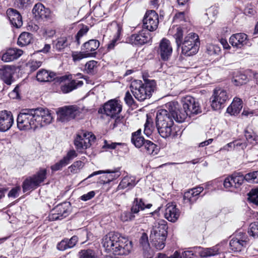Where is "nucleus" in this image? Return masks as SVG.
I'll return each mask as SVG.
<instances>
[{"mask_svg":"<svg viewBox=\"0 0 258 258\" xmlns=\"http://www.w3.org/2000/svg\"><path fill=\"white\" fill-rule=\"evenodd\" d=\"M218 14V10L216 7H211L207 10L205 14L208 17L209 20V23L210 24L213 23L215 21Z\"/></svg>","mask_w":258,"mask_h":258,"instance_id":"43","label":"nucleus"},{"mask_svg":"<svg viewBox=\"0 0 258 258\" xmlns=\"http://www.w3.org/2000/svg\"><path fill=\"white\" fill-rule=\"evenodd\" d=\"M172 52V48L171 46L170 41L166 39H163L160 43L158 53L161 58L166 61L168 60Z\"/></svg>","mask_w":258,"mask_h":258,"instance_id":"18","label":"nucleus"},{"mask_svg":"<svg viewBox=\"0 0 258 258\" xmlns=\"http://www.w3.org/2000/svg\"><path fill=\"white\" fill-rule=\"evenodd\" d=\"M247 237L245 235H237L236 237H233L230 241L229 246L230 249L234 252H240L247 244Z\"/></svg>","mask_w":258,"mask_h":258,"instance_id":"19","label":"nucleus"},{"mask_svg":"<svg viewBox=\"0 0 258 258\" xmlns=\"http://www.w3.org/2000/svg\"><path fill=\"white\" fill-rule=\"evenodd\" d=\"M136 214L133 213L131 210V211H125L121 214V218L124 221H133L135 219V214Z\"/></svg>","mask_w":258,"mask_h":258,"instance_id":"58","label":"nucleus"},{"mask_svg":"<svg viewBox=\"0 0 258 258\" xmlns=\"http://www.w3.org/2000/svg\"><path fill=\"white\" fill-rule=\"evenodd\" d=\"M248 233L253 237H258V222L252 223L249 225Z\"/></svg>","mask_w":258,"mask_h":258,"instance_id":"54","label":"nucleus"},{"mask_svg":"<svg viewBox=\"0 0 258 258\" xmlns=\"http://www.w3.org/2000/svg\"><path fill=\"white\" fill-rule=\"evenodd\" d=\"M183 35V31L182 29L180 27H177L176 29V32L173 35V36L175 39V41L178 47L180 46L183 41H182Z\"/></svg>","mask_w":258,"mask_h":258,"instance_id":"50","label":"nucleus"},{"mask_svg":"<svg viewBox=\"0 0 258 258\" xmlns=\"http://www.w3.org/2000/svg\"><path fill=\"white\" fill-rule=\"evenodd\" d=\"M97 61L92 60L88 61L85 65V69L88 73H92L94 69L97 67Z\"/></svg>","mask_w":258,"mask_h":258,"instance_id":"60","label":"nucleus"},{"mask_svg":"<svg viewBox=\"0 0 258 258\" xmlns=\"http://www.w3.org/2000/svg\"><path fill=\"white\" fill-rule=\"evenodd\" d=\"M88 57L89 56L86 53H84L83 51L73 52L72 54V57L75 61H79L84 58Z\"/></svg>","mask_w":258,"mask_h":258,"instance_id":"61","label":"nucleus"},{"mask_svg":"<svg viewBox=\"0 0 258 258\" xmlns=\"http://www.w3.org/2000/svg\"><path fill=\"white\" fill-rule=\"evenodd\" d=\"M154 128L153 119L147 114L146 121L144 124V134L148 137H149L152 135Z\"/></svg>","mask_w":258,"mask_h":258,"instance_id":"39","label":"nucleus"},{"mask_svg":"<svg viewBox=\"0 0 258 258\" xmlns=\"http://www.w3.org/2000/svg\"><path fill=\"white\" fill-rule=\"evenodd\" d=\"M89 30V28L87 26H83V27L78 32L75 36V42L77 45H79L81 43L80 39L87 34Z\"/></svg>","mask_w":258,"mask_h":258,"instance_id":"53","label":"nucleus"},{"mask_svg":"<svg viewBox=\"0 0 258 258\" xmlns=\"http://www.w3.org/2000/svg\"><path fill=\"white\" fill-rule=\"evenodd\" d=\"M143 28L150 32L156 30L159 24L158 14L154 10L147 11L143 19Z\"/></svg>","mask_w":258,"mask_h":258,"instance_id":"12","label":"nucleus"},{"mask_svg":"<svg viewBox=\"0 0 258 258\" xmlns=\"http://www.w3.org/2000/svg\"><path fill=\"white\" fill-rule=\"evenodd\" d=\"M13 74V71L10 66H5L0 69V79L8 85L12 84Z\"/></svg>","mask_w":258,"mask_h":258,"instance_id":"25","label":"nucleus"},{"mask_svg":"<svg viewBox=\"0 0 258 258\" xmlns=\"http://www.w3.org/2000/svg\"><path fill=\"white\" fill-rule=\"evenodd\" d=\"M167 223L164 220H161L158 223H155L151 230L150 233L160 236L167 237L168 226Z\"/></svg>","mask_w":258,"mask_h":258,"instance_id":"23","label":"nucleus"},{"mask_svg":"<svg viewBox=\"0 0 258 258\" xmlns=\"http://www.w3.org/2000/svg\"><path fill=\"white\" fill-rule=\"evenodd\" d=\"M142 147L143 151L148 154L155 155L157 154L158 149L156 145L149 140H146Z\"/></svg>","mask_w":258,"mask_h":258,"instance_id":"36","label":"nucleus"},{"mask_svg":"<svg viewBox=\"0 0 258 258\" xmlns=\"http://www.w3.org/2000/svg\"><path fill=\"white\" fill-rule=\"evenodd\" d=\"M83 85V82L82 81H76L73 80L70 82L66 83L61 86V91L63 93H68L73 90L81 87Z\"/></svg>","mask_w":258,"mask_h":258,"instance_id":"33","label":"nucleus"},{"mask_svg":"<svg viewBox=\"0 0 258 258\" xmlns=\"http://www.w3.org/2000/svg\"><path fill=\"white\" fill-rule=\"evenodd\" d=\"M42 65V61L37 60H30L27 64L26 67L30 72H33L38 69Z\"/></svg>","mask_w":258,"mask_h":258,"instance_id":"52","label":"nucleus"},{"mask_svg":"<svg viewBox=\"0 0 258 258\" xmlns=\"http://www.w3.org/2000/svg\"><path fill=\"white\" fill-rule=\"evenodd\" d=\"M32 40V34L28 32H23L19 36L17 44L20 46L29 44Z\"/></svg>","mask_w":258,"mask_h":258,"instance_id":"38","label":"nucleus"},{"mask_svg":"<svg viewBox=\"0 0 258 258\" xmlns=\"http://www.w3.org/2000/svg\"><path fill=\"white\" fill-rule=\"evenodd\" d=\"M140 246L144 248H149L150 243L149 242L148 237L146 233H143L139 240Z\"/></svg>","mask_w":258,"mask_h":258,"instance_id":"56","label":"nucleus"},{"mask_svg":"<svg viewBox=\"0 0 258 258\" xmlns=\"http://www.w3.org/2000/svg\"><path fill=\"white\" fill-rule=\"evenodd\" d=\"M137 184L135 181V177L134 176H126L124 177L117 186L118 189H123L128 187L131 189Z\"/></svg>","mask_w":258,"mask_h":258,"instance_id":"32","label":"nucleus"},{"mask_svg":"<svg viewBox=\"0 0 258 258\" xmlns=\"http://www.w3.org/2000/svg\"><path fill=\"white\" fill-rule=\"evenodd\" d=\"M131 141L137 148H140L143 146L146 140L141 136V129L132 133Z\"/></svg>","mask_w":258,"mask_h":258,"instance_id":"34","label":"nucleus"},{"mask_svg":"<svg viewBox=\"0 0 258 258\" xmlns=\"http://www.w3.org/2000/svg\"><path fill=\"white\" fill-rule=\"evenodd\" d=\"M52 117L48 109L43 108L22 110L17 118V127L20 130H35L49 124Z\"/></svg>","mask_w":258,"mask_h":258,"instance_id":"1","label":"nucleus"},{"mask_svg":"<svg viewBox=\"0 0 258 258\" xmlns=\"http://www.w3.org/2000/svg\"><path fill=\"white\" fill-rule=\"evenodd\" d=\"M196 251L198 253L199 256L202 257L213 256L218 254L219 252L218 245L205 248L201 247H196Z\"/></svg>","mask_w":258,"mask_h":258,"instance_id":"26","label":"nucleus"},{"mask_svg":"<svg viewBox=\"0 0 258 258\" xmlns=\"http://www.w3.org/2000/svg\"><path fill=\"white\" fill-rule=\"evenodd\" d=\"M78 241V237L76 235L72 236L70 239L65 238L62 240L57 245V248L61 251L74 247Z\"/></svg>","mask_w":258,"mask_h":258,"instance_id":"27","label":"nucleus"},{"mask_svg":"<svg viewBox=\"0 0 258 258\" xmlns=\"http://www.w3.org/2000/svg\"><path fill=\"white\" fill-rule=\"evenodd\" d=\"M180 215L179 210L176 208V205L173 203H168L166 206L164 212V217L171 222H176Z\"/></svg>","mask_w":258,"mask_h":258,"instance_id":"20","label":"nucleus"},{"mask_svg":"<svg viewBox=\"0 0 258 258\" xmlns=\"http://www.w3.org/2000/svg\"><path fill=\"white\" fill-rule=\"evenodd\" d=\"M165 109L159 110L156 113V124H173V120L176 121L178 102L176 101L169 102L165 104Z\"/></svg>","mask_w":258,"mask_h":258,"instance_id":"5","label":"nucleus"},{"mask_svg":"<svg viewBox=\"0 0 258 258\" xmlns=\"http://www.w3.org/2000/svg\"><path fill=\"white\" fill-rule=\"evenodd\" d=\"M55 74L53 72H49L48 71L41 69L37 73V80L41 82H51L54 80Z\"/></svg>","mask_w":258,"mask_h":258,"instance_id":"30","label":"nucleus"},{"mask_svg":"<svg viewBox=\"0 0 258 258\" xmlns=\"http://www.w3.org/2000/svg\"><path fill=\"white\" fill-rule=\"evenodd\" d=\"M7 15L11 25L14 27L19 28L22 26V18L18 11L9 8L7 11Z\"/></svg>","mask_w":258,"mask_h":258,"instance_id":"21","label":"nucleus"},{"mask_svg":"<svg viewBox=\"0 0 258 258\" xmlns=\"http://www.w3.org/2000/svg\"><path fill=\"white\" fill-rule=\"evenodd\" d=\"M247 77L245 75H240L232 80V82L235 86H241L246 83Z\"/></svg>","mask_w":258,"mask_h":258,"instance_id":"57","label":"nucleus"},{"mask_svg":"<svg viewBox=\"0 0 258 258\" xmlns=\"http://www.w3.org/2000/svg\"><path fill=\"white\" fill-rule=\"evenodd\" d=\"M57 119L61 122H67L75 119L81 113L80 108L77 105L65 106L58 108Z\"/></svg>","mask_w":258,"mask_h":258,"instance_id":"8","label":"nucleus"},{"mask_svg":"<svg viewBox=\"0 0 258 258\" xmlns=\"http://www.w3.org/2000/svg\"><path fill=\"white\" fill-rule=\"evenodd\" d=\"M69 45L67 38L62 37L58 38L54 44V47L58 51H60L63 50Z\"/></svg>","mask_w":258,"mask_h":258,"instance_id":"44","label":"nucleus"},{"mask_svg":"<svg viewBox=\"0 0 258 258\" xmlns=\"http://www.w3.org/2000/svg\"><path fill=\"white\" fill-rule=\"evenodd\" d=\"M102 173H108L107 175V179H111V181L116 179L120 176V173L117 171H110L109 170L103 171V170H99L97 171L93 172L92 173L90 174L84 180H87L89 178H90L94 176L99 175Z\"/></svg>","mask_w":258,"mask_h":258,"instance_id":"37","label":"nucleus"},{"mask_svg":"<svg viewBox=\"0 0 258 258\" xmlns=\"http://www.w3.org/2000/svg\"><path fill=\"white\" fill-rule=\"evenodd\" d=\"M150 33L146 30L143 29L138 33L132 35L128 39L129 42L136 45H142L149 42L151 40Z\"/></svg>","mask_w":258,"mask_h":258,"instance_id":"14","label":"nucleus"},{"mask_svg":"<svg viewBox=\"0 0 258 258\" xmlns=\"http://www.w3.org/2000/svg\"><path fill=\"white\" fill-rule=\"evenodd\" d=\"M144 81L143 83L141 80H134L130 87L135 98L139 101L150 98L157 88L154 80L144 78Z\"/></svg>","mask_w":258,"mask_h":258,"instance_id":"3","label":"nucleus"},{"mask_svg":"<svg viewBox=\"0 0 258 258\" xmlns=\"http://www.w3.org/2000/svg\"><path fill=\"white\" fill-rule=\"evenodd\" d=\"M232 175L226 178L224 181V186L226 188L234 187V182Z\"/></svg>","mask_w":258,"mask_h":258,"instance_id":"64","label":"nucleus"},{"mask_svg":"<svg viewBox=\"0 0 258 258\" xmlns=\"http://www.w3.org/2000/svg\"><path fill=\"white\" fill-rule=\"evenodd\" d=\"M228 100L227 92L221 88H216L210 98L211 106L214 110H220L223 108L224 104Z\"/></svg>","mask_w":258,"mask_h":258,"instance_id":"10","label":"nucleus"},{"mask_svg":"<svg viewBox=\"0 0 258 258\" xmlns=\"http://www.w3.org/2000/svg\"><path fill=\"white\" fill-rule=\"evenodd\" d=\"M248 201L255 206H258V189L254 188L248 193Z\"/></svg>","mask_w":258,"mask_h":258,"instance_id":"45","label":"nucleus"},{"mask_svg":"<svg viewBox=\"0 0 258 258\" xmlns=\"http://www.w3.org/2000/svg\"><path fill=\"white\" fill-rule=\"evenodd\" d=\"M244 136L248 143L253 145L258 143V136L252 130L249 131L245 129L244 130Z\"/></svg>","mask_w":258,"mask_h":258,"instance_id":"42","label":"nucleus"},{"mask_svg":"<svg viewBox=\"0 0 258 258\" xmlns=\"http://www.w3.org/2000/svg\"><path fill=\"white\" fill-rule=\"evenodd\" d=\"M246 181L251 183H258V170L246 173Z\"/></svg>","mask_w":258,"mask_h":258,"instance_id":"47","label":"nucleus"},{"mask_svg":"<svg viewBox=\"0 0 258 258\" xmlns=\"http://www.w3.org/2000/svg\"><path fill=\"white\" fill-rule=\"evenodd\" d=\"M124 100L128 106H132L135 104V101L128 91L125 93Z\"/></svg>","mask_w":258,"mask_h":258,"instance_id":"62","label":"nucleus"},{"mask_svg":"<svg viewBox=\"0 0 258 258\" xmlns=\"http://www.w3.org/2000/svg\"><path fill=\"white\" fill-rule=\"evenodd\" d=\"M32 12L37 19H46L50 13L49 9L45 8L42 4L39 3L35 5Z\"/></svg>","mask_w":258,"mask_h":258,"instance_id":"24","label":"nucleus"},{"mask_svg":"<svg viewBox=\"0 0 258 258\" xmlns=\"http://www.w3.org/2000/svg\"><path fill=\"white\" fill-rule=\"evenodd\" d=\"M7 51L9 53V55L11 56L13 60L21 56L23 52L21 49L17 48H10Z\"/></svg>","mask_w":258,"mask_h":258,"instance_id":"55","label":"nucleus"},{"mask_svg":"<svg viewBox=\"0 0 258 258\" xmlns=\"http://www.w3.org/2000/svg\"><path fill=\"white\" fill-rule=\"evenodd\" d=\"M196 247H194L192 250L185 251L182 252V258H196L198 256L199 254L196 251Z\"/></svg>","mask_w":258,"mask_h":258,"instance_id":"59","label":"nucleus"},{"mask_svg":"<svg viewBox=\"0 0 258 258\" xmlns=\"http://www.w3.org/2000/svg\"><path fill=\"white\" fill-rule=\"evenodd\" d=\"M96 140V137L91 132L83 133L77 135L74 145L79 152L89 148Z\"/></svg>","mask_w":258,"mask_h":258,"instance_id":"9","label":"nucleus"},{"mask_svg":"<svg viewBox=\"0 0 258 258\" xmlns=\"http://www.w3.org/2000/svg\"><path fill=\"white\" fill-rule=\"evenodd\" d=\"M71 205L69 203L58 204L51 211L48 216L50 221L61 220L68 216L70 214Z\"/></svg>","mask_w":258,"mask_h":258,"instance_id":"11","label":"nucleus"},{"mask_svg":"<svg viewBox=\"0 0 258 258\" xmlns=\"http://www.w3.org/2000/svg\"><path fill=\"white\" fill-rule=\"evenodd\" d=\"M46 169L41 168L32 176L27 177L22 184L23 192L37 188L46 178Z\"/></svg>","mask_w":258,"mask_h":258,"instance_id":"7","label":"nucleus"},{"mask_svg":"<svg viewBox=\"0 0 258 258\" xmlns=\"http://www.w3.org/2000/svg\"><path fill=\"white\" fill-rule=\"evenodd\" d=\"M199 36L194 33H189L184 39L181 43V52L186 56H191L196 54L200 47Z\"/></svg>","mask_w":258,"mask_h":258,"instance_id":"6","label":"nucleus"},{"mask_svg":"<svg viewBox=\"0 0 258 258\" xmlns=\"http://www.w3.org/2000/svg\"><path fill=\"white\" fill-rule=\"evenodd\" d=\"M121 109L122 106L117 100H110L105 103L102 108L99 109L98 112L114 117L121 112Z\"/></svg>","mask_w":258,"mask_h":258,"instance_id":"13","label":"nucleus"},{"mask_svg":"<svg viewBox=\"0 0 258 258\" xmlns=\"http://www.w3.org/2000/svg\"><path fill=\"white\" fill-rule=\"evenodd\" d=\"M78 156V154L74 150H70L61 160L51 166L52 172L61 170L63 167L70 164L71 161Z\"/></svg>","mask_w":258,"mask_h":258,"instance_id":"16","label":"nucleus"},{"mask_svg":"<svg viewBox=\"0 0 258 258\" xmlns=\"http://www.w3.org/2000/svg\"><path fill=\"white\" fill-rule=\"evenodd\" d=\"M83 166V163L80 160L77 161L73 163L68 168L71 173L75 174L78 173Z\"/></svg>","mask_w":258,"mask_h":258,"instance_id":"51","label":"nucleus"},{"mask_svg":"<svg viewBox=\"0 0 258 258\" xmlns=\"http://www.w3.org/2000/svg\"><path fill=\"white\" fill-rule=\"evenodd\" d=\"M104 145L103 146V148H107L109 149H116L117 146H123L125 144L124 143H109L106 140H105L104 142Z\"/></svg>","mask_w":258,"mask_h":258,"instance_id":"63","label":"nucleus"},{"mask_svg":"<svg viewBox=\"0 0 258 258\" xmlns=\"http://www.w3.org/2000/svg\"><path fill=\"white\" fill-rule=\"evenodd\" d=\"M79 258H99L91 249H83L79 252Z\"/></svg>","mask_w":258,"mask_h":258,"instance_id":"49","label":"nucleus"},{"mask_svg":"<svg viewBox=\"0 0 258 258\" xmlns=\"http://www.w3.org/2000/svg\"><path fill=\"white\" fill-rule=\"evenodd\" d=\"M234 182V188H238L246 181V174L243 175L241 172H236L232 174Z\"/></svg>","mask_w":258,"mask_h":258,"instance_id":"40","label":"nucleus"},{"mask_svg":"<svg viewBox=\"0 0 258 258\" xmlns=\"http://www.w3.org/2000/svg\"><path fill=\"white\" fill-rule=\"evenodd\" d=\"M105 250L116 255H127L132 249V242L117 232H110L102 239Z\"/></svg>","mask_w":258,"mask_h":258,"instance_id":"2","label":"nucleus"},{"mask_svg":"<svg viewBox=\"0 0 258 258\" xmlns=\"http://www.w3.org/2000/svg\"><path fill=\"white\" fill-rule=\"evenodd\" d=\"M100 42L96 39H91L84 43L81 46V50L86 53L89 57L95 56L96 52L95 51L99 47Z\"/></svg>","mask_w":258,"mask_h":258,"instance_id":"22","label":"nucleus"},{"mask_svg":"<svg viewBox=\"0 0 258 258\" xmlns=\"http://www.w3.org/2000/svg\"><path fill=\"white\" fill-rule=\"evenodd\" d=\"M173 124H156L157 129L160 135L164 138H166L171 135Z\"/></svg>","mask_w":258,"mask_h":258,"instance_id":"35","label":"nucleus"},{"mask_svg":"<svg viewBox=\"0 0 258 258\" xmlns=\"http://www.w3.org/2000/svg\"><path fill=\"white\" fill-rule=\"evenodd\" d=\"M14 122L13 115L11 111H0V132H5L9 130Z\"/></svg>","mask_w":258,"mask_h":258,"instance_id":"15","label":"nucleus"},{"mask_svg":"<svg viewBox=\"0 0 258 258\" xmlns=\"http://www.w3.org/2000/svg\"><path fill=\"white\" fill-rule=\"evenodd\" d=\"M152 206L151 204L146 205L142 199L136 198L133 202L131 211L134 213L138 214L140 210L143 211L145 209H150Z\"/></svg>","mask_w":258,"mask_h":258,"instance_id":"29","label":"nucleus"},{"mask_svg":"<svg viewBox=\"0 0 258 258\" xmlns=\"http://www.w3.org/2000/svg\"><path fill=\"white\" fill-rule=\"evenodd\" d=\"M182 108H180L178 103V117L176 116V122H182L187 116L192 117L202 113V108L197 99L186 96L182 99Z\"/></svg>","mask_w":258,"mask_h":258,"instance_id":"4","label":"nucleus"},{"mask_svg":"<svg viewBox=\"0 0 258 258\" xmlns=\"http://www.w3.org/2000/svg\"><path fill=\"white\" fill-rule=\"evenodd\" d=\"M229 43L237 48H241L245 45H250L247 35L243 33L233 34L229 38Z\"/></svg>","mask_w":258,"mask_h":258,"instance_id":"17","label":"nucleus"},{"mask_svg":"<svg viewBox=\"0 0 258 258\" xmlns=\"http://www.w3.org/2000/svg\"><path fill=\"white\" fill-rule=\"evenodd\" d=\"M116 27H117V32H116L115 35L114 36V38L112 39V40L111 41L110 43H109L108 45L107 48L110 50L113 49L114 46L115 45L116 42L120 39V34L122 31V27L120 25H119L118 24H117Z\"/></svg>","mask_w":258,"mask_h":258,"instance_id":"46","label":"nucleus"},{"mask_svg":"<svg viewBox=\"0 0 258 258\" xmlns=\"http://www.w3.org/2000/svg\"><path fill=\"white\" fill-rule=\"evenodd\" d=\"M167 237L160 236L150 233V240L152 247L157 250L162 249L165 246V241Z\"/></svg>","mask_w":258,"mask_h":258,"instance_id":"28","label":"nucleus"},{"mask_svg":"<svg viewBox=\"0 0 258 258\" xmlns=\"http://www.w3.org/2000/svg\"><path fill=\"white\" fill-rule=\"evenodd\" d=\"M199 197L195 195L192 189H190L184 192L183 199L185 203H188L190 205L193 204L198 199Z\"/></svg>","mask_w":258,"mask_h":258,"instance_id":"41","label":"nucleus"},{"mask_svg":"<svg viewBox=\"0 0 258 258\" xmlns=\"http://www.w3.org/2000/svg\"><path fill=\"white\" fill-rule=\"evenodd\" d=\"M242 108V100L239 98H234L231 105L227 108V112L231 115H237Z\"/></svg>","mask_w":258,"mask_h":258,"instance_id":"31","label":"nucleus"},{"mask_svg":"<svg viewBox=\"0 0 258 258\" xmlns=\"http://www.w3.org/2000/svg\"><path fill=\"white\" fill-rule=\"evenodd\" d=\"M220 51V47L217 45L210 44L207 46L206 52L209 55H218Z\"/></svg>","mask_w":258,"mask_h":258,"instance_id":"48","label":"nucleus"}]
</instances>
